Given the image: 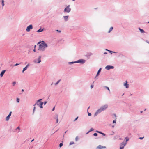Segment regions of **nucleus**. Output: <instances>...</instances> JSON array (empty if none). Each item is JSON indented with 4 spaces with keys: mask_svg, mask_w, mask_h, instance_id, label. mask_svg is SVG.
<instances>
[{
    "mask_svg": "<svg viewBox=\"0 0 149 149\" xmlns=\"http://www.w3.org/2000/svg\"><path fill=\"white\" fill-rule=\"evenodd\" d=\"M41 42V43L39 45L38 50L44 51L45 50V49L47 47V45L43 41Z\"/></svg>",
    "mask_w": 149,
    "mask_h": 149,
    "instance_id": "1",
    "label": "nucleus"
},
{
    "mask_svg": "<svg viewBox=\"0 0 149 149\" xmlns=\"http://www.w3.org/2000/svg\"><path fill=\"white\" fill-rule=\"evenodd\" d=\"M42 100V99H40L38 100L34 106H35V105H37L40 106V108H43L42 105L43 103V102H41Z\"/></svg>",
    "mask_w": 149,
    "mask_h": 149,
    "instance_id": "2",
    "label": "nucleus"
},
{
    "mask_svg": "<svg viewBox=\"0 0 149 149\" xmlns=\"http://www.w3.org/2000/svg\"><path fill=\"white\" fill-rule=\"evenodd\" d=\"M70 5H68L64 9V12L69 13L71 10V8H70Z\"/></svg>",
    "mask_w": 149,
    "mask_h": 149,
    "instance_id": "3",
    "label": "nucleus"
},
{
    "mask_svg": "<svg viewBox=\"0 0 149 149\" xmlns=\"http://www.w3.org/2000/svg\"><path fill=\"white\" fill-rule=\"evenodd\" d=\"M33 29V26L32 25H30L28 26L26 29V31L27 32L30 31V29Z\"/></svg>",
    "mask_w": 149,
    "mask_h": 149,
    "instance_id": "4",
    "label": "nucleus"
},
{
    "mask_svg": "<svg viewBox=\"0 0 149 149\" xmlns=\"http://www.w3.org/2000/svg\"><path fill=\"white\" fill-rule=\"evenodd\" d=\"M127 143H125L124 142H123L121 143L120 145V149H123L124 147L126 144Z\"/></svg>",
    "mask_w": 149,
    "mask_h": 149,
    "instance_id": "5",
    "label": "nucleus"
},
{
    "mask_svg": "<svg viewBox=\"0 0 149 149\" xmlns=\"http://www.w3.org/2000/svg\"><path fill=\"white\" fill-rule=\"evenodd\" d=\"M102 111H103L102 110L101 108H100L95 113V116H97V115L98 114L100 113Z\"/></svg>",
    "mask_w": 149,
    "mask_h": 149,
    "instance_id": "6",
    "label": "nucleus"
},
{
    "mask_svg": "<svg viewBox=\"0 0 149 149\" xmlns=\"http://www.w3.org/2000/svg\"><path fill=\"white\" fill-rule=\"evenodd\" d=\"M114 68V67L112 66L107 65L106 67L105 68L107 70H109L111 69H113Z\"/></svg>",
    "mask_w": 149,
    "mask_h": 149,
    "instance_id": "7",
    "label": "nucleus"
},
{
    "mask_svg": "<svg viewBox=\"0 0 149 149\" xmlns=\"http://www.w3.org/2000/svg\"><path fill=\"white\" fill-rule=\"evenodd\" d=\"M108 107V105H105L101 107L102 111H104Z\"/></svg>",
    "mask_w": 149,
    "mask_h": 149,
    "instance_id": "8",
    "label": "nucleus"
},
{
    "mask_svg": "<svg viewBox=\"0 0 149 149\" xmlns=\"http://www.w3.org/2000/svg\"><path fill=\"white\" fill-rule=\"evenodd\" d=\"M105 148H106V147L105 146H102L101 145H99L97 147V148L98 149H102Z\"/></svg>",
    "mask_w": 149,
    "mask_h": 149,
    "instance_id": "9",
    "label": "nucleus"
},
{
    "mask_svg": "<svg viewBox=\"0 0 149 149\" xmlns=\"http://www.w3.org/2000/svg\"><path fill=\"white\" fill-rule=\"evenodd\" d=\"M125 83L124 84V86H125L126 88H129V85L127 84V81H125Z\"/></svg>",
    "mask_w": 149,
    "mask_h": 149,
    "instance_id": "10",
    "label": "nucleus"
},
{
    "mask_svg": "<svg viewBox=\"0 0 149 149\" xmlns=\"http://www.w3.org/2000/svg\"><path fill=\"white\" fill-rule=\"evenodd\" d=\"M54 118L56 120V123H58V115H56L55 116V117Z\"/></svg>",
    "mask_w": 149,
    "mask_h": 149,
    "instance_id": "11",
    "label": "nucleus"
},
{
    "mask_svg": "<svg viewBox=\"0 0 149 149\" xmlns=\"http://www.w3.org/2000/svg\"><path fill=\"white\" fill-rule=\"evenodd\" d=\"M6 71V70H3L1 73V74H0V76L1 77H2L3 76V75L4 74L5 72Z\"/></svg>",
    "mask_w": 149,
    "mask_h": 149,
    "instance_id": "12",
    "label": "nucleus"
},
{
    "mask_svg": "<svg viewBox=\"0 0 149 149\" xmlns=\"http://www.w3.org/2000/svg\"><path fill=\"white\" fill-rule=\"evenodd\" d=\"M41 56H40L38 58V63H39L41 61Z\"/></svg>",
    "mask_w": 149,
    "mask_h": 149,
    "instance_id": "13",
    "label": "nucleus"
},
{
    "mask_svg": "<svg viewBox=\"0 0 149 149\" xmlns=\"http://www.w3.org/2000/svg\"><path fill=\"white\" fill-rule=\"evenodd\" d=\"M63 17L65 21H67L68 20V16H64Z\"/></svg>",
    "mask_w": 149,
    "mask_h": 149,
    "instance_id": "14",
    "label": "nucleus"
},
{
    "mask_svg": "<svg viewBox=\"0 0 149 149\" xmlns=\"http://www.w3.org/2000/svg\"><path fill=\"white\" fill-rule=\"evenodd\" d=\"M101 68H100L99 69V70L98 71V72H97V74L96 75V76H98L99 74V73L101 71Z\"/></svg>",
    "mask_w": 149,
    "mask_h": 149,
    "instance_id": "15",
    "label": "nucleus"
},
{
    "mask_svg": "<svg viewBox=\"0 0 149 149\" xmlns=\"http://www.w3.org/2000/svg\"><path fill=\"white\" fill-rule=\"evenodd\" d=\"M113 29V27H111L109 29V31H108V33L110 32L111 31H112Z\"/></svg>",
    "mask_w": 149,
    "mask_h": 149,
    "instance_id": "16",
    "label": "nucleus"
},
{
    "mask_svg": "<svg viewBox=\"0 0 149 149\" xmlns=\"http://www.w3.org/2000/svg\"><path fill=\"white\" fill-rule=\"evenodd\" d=\"M10 116L8 115L6 118V121H8L10 118Z\"/></svg>",
    "mask_w": 149,
    "mask_h": 149,
    "instance_id": "17",
    "label": "nucleus"
},
{
    "mask_svg": "<svg viewBox=\"0 0 149 149\" xmlns=\"http://www.w3.org/2000/svg\"><path fill=\"white\" fill-rule=\"evenodd\" d=\"M139 30L142 33H144V31L142 29H140V28H139Z\"/></svg>",
    "mask_w": 149,
    "mask_h": 149,
    "instance_id": "18",
    "label": "nucleus"
},
{
    "mask_svg": "<svg viewBox=\"0 0 149 149\" xmlns=\"http://www.w3.org/2000/svg\"><path fill=\"white\" fill-rule=\"evenodd\" d=\"M27 67H25V68H24L23 69V70H22V73H24V72L27 69Z\"/></svg>",
    "mask_w": 149,
    "mask_h": 149,
    "instance_id": "19",
    "label": "nucleus"
},
{
    "mask_svg": "<svg viewBox=\"0 0 149 149\" xmlns=\"http://www.w3.org/2000/svg\"><path fill=\"white\" fill-rule=\"evenodd\" d=\"M43 31V29H40L39 30H38L37 31V32H42Z\"/></svg>",
    "mask_w": 149,
    "mask_h": 149,
    "instance_id": "20",
    "label": "nucleus"
},
{
    "mask_svg": "<svg viewBox=\"0 0 149 149\" xmlns=\"http://www.w3.org/2000/svg\"><path fill=\"white\" fill-rule=\"evenodd\" d=\"M2 5L3 6L4 5V0H2Z\"/></svg>",
    "mask_w": 149,
    "mask_h": 149,
    "instance_id": "21",
    "label": "nucleus"
},
{
    "mask_svg": "<svg viewBox=\"0 0 149 149\" xmlns=\"http://www.w3.org/2000/svg\"><path fill=\"white\" fill-rule=\"evenodd\" d=\"M74 144V142H73V141H71V142H70V145H72V144Z\"/></svg>",
    "mask_w": 149,
    "mask_h": 149,
    "instance_id": "22",
    "label": "nucleus"
},
{
    "mask_svg": "<svg viewBox=\"0 0 149 149\" xmlns=\"http://www.w3.org/2000/svg\"><path fill=\"white\" fill-rule=\"evenodd\" d=\"M60 80H59L55 84V85H57L60 81Z\"/></svg>",
    "mask_w": 149,
    "mask_h": 149,
    "instance_id": "23",
    "label": "nucleus"
},
{
    "mask_svg": "<svg viewBox=\"0 0 149 149\" xmlns=\"http://www.w3.org/2000/svg\"><path fill=\"white\" fill-rule=\"evenodd\" d=\"M16 100L17 102L19 103V99L18 98H17Z\"/></svg>",
    "mask_w": 149,
    "mask_h": 149,
    "instance_id": "24",
    "label": "nucleus"
},
{
    "mask_svg": "<svg viewBox=\"0 0 149 149\" xmlns=\"http://www.w3.org/2000/svg\"><path fill=\"white\" fill-rule=\"evenodd\" d=\"M125 139H126V142H127V141L129 140V138H128V137H126V138H125Z\"/></svg>",
    "mask_w": 149,
    "mask_h": 149,
    "instance_id": "25",
    "label": "nucleus"
},
{
    "mask_svg": "<svg viewBox=\"0 0 149 149\" xmlns=\"http://www.w3.org/2000/svg\"><path fill=\"white\" fill-rule=\"evenodd\" d=\"M13 85L14 86L16 84V82H14L13 83Z\"/></svg>",
    "mask_w": 149,
    "mask_h": 149,
    "instance_id": "26",
    "label": "nucleus"
},
{
    "mask_svg": "<svg viewBox=\"0 0 149 149\" xmlns=\"http://www.w3.org/2000/svg\"><path fill=\"white\" fill-rule=\"evenodd\" d=\"M93 135L95 136H97V134L96 133H94V134H93Z\"/></svg>",
    "mask_w": 149,
    "mask_h": 149,
    "instance_id": "27",
    "label": "nucleus"
},
{
    "mask_svg": "<svg viewBox=\"0 0 149 149\" xmlns=\"http://www.w3.org/2000/svg\"><path fill=\"white\" fill-rule=\"evenodd\" d=\"M63 146V143H60L59 144V147H61V146Z\"/></svg>",
    "mask_w": 149,
    "mask_h": 149,
    "instance_id": "28",
    "label": "nucleus"
},
{
    "mask_svg": "<svg viewBox=\"0 0 149 149\" xmlns=\"http://www.w3.org/2000/svg\"><path fill=\"white\" fill-rule=\"evenodd\" d=\"M105 87L109 91H110V90L108 87L107 86H105ZM110 92V91H109Z\"/></svg>",
    "mask_w": 149,
    "mask_h": 149,
    "instance_id": "29",
    "label": "nucleus"
},
{
    "mask_svg": "<svg viewBox=\"0 0 149 149\" xmlns=\"http://www.w3.org/2000/svg\"><path fill=\"white\" fill-rule=\"evenodd\" d=\"M93 129L92 128H91L90 130L89 131V132H91V131H93Z\"/></svg>",
    "mask_w": 149,
    "mask_h": 149,
    "instance_id": "30",
    "label": "nucleus"
},
{
    "mask_svg": "<svg viewBox=\"0 0 149 149\" xmlns=\"http://www.w3.org/2000/svg\"><path fill=\"white\" fill-rule=\"evenodd\" d=\"M78 136H77L75 138V140L77 141L78 140Z\"/></svg>",
    "mask_w": 149,
    "mask_h": 149,
    "instance_id": "31",
    "label": "nucleus"
},
{
    "mask_svg": "<svg viewBox=\"0 0 149 149\" xmlns=\"http://www.w3.org/2000/svg\"><path fill=\"white\" fill-rule=\"evenodd\" d=\"M11 113H12V112L10 111V112L9 114V115H9V116H10L11 115Z\"/></svg>",
    "mask_w": 149,
    "mask_h": 149,
    "instance_id": "32",
    "label": "nucleus"
},
{
    "mask_svg": "<svg viewBox=\"0 0 149 149\" xmlns=\"http://www.w3.org/2000/svg\"><path fill=\"white\" fill-rule=\"evenodd\" d=\"M116 119L115 120H113V123H116Z\"/></svg>",
    "mask_w": 149,
    "mask_h": 149,
    "instance_id": "33",
    "label": "nucleus"
},
{
    "mask_svg": "<svg viewBox=\"0 0 149 149\" xmlns=\"http://www.w3.org/2000/svg\"><path fill=\"white\" fill-rule=\"evenodd\" d=\"M93 87V85H92L91 86V88H92Z\"/></svg>",
    "mask_w": 149,
    "mask_h": 149,
    "instance_id": "34",
    "label": "nucleus"
},
{
    "mask_svg": "<svg viewBox=\"0 0 149 149\" xmlns=\"http://www.w3.org/2000/svg\"><path fill=\"white\" fill-rule=\"evenodd\" d=\"M78 117H77V118L75 119L74 120V121H75L76 120H77V119H78Z\"/></svg>",
    "mask_w": 149,
    "mask_h": 149,
    "instance_id": "35",
    "label": "nucleus"
},
{
    "mask_svg": "<svg viewBox=\"0 0 149 149\" xmlns=\"http://www.w3.org/2000/svg\"><path fill=\"white\" fill-rule=\"evenodd\" d=\"M76 63V62H70L69 63L70 64H71L73 63Z\"/></svg>",
    "mask_w": 149,
    "mask_h": 149,
    "instance_id": "36",
    "label": "nucleus"
},
{
    "mask_svg": "<svg viewBox=\"0 0 149 149\" xmlns=\"http://www.w3.org/2000/svg\"><path fill=\"white\" fill-rule=\"evenodd\" d=\"M35 109H36V107H34V108H33V112H34L35 110Z\"/></svg>",
    "mask_w": 149,
    "mask_h": 149,
    "instance_id": "37",
    "label": "nucleus"
},
{
    "mask_svg": "<svg viewBox=\"0 0 149 149\" xmlns=\"http://www.w3.org/2000/svg\"><path fill=\"white\" fill-rule=\"evenodd\" d=\"M88 115L89 116H91V114L90 113H88Z\"/></svg>",
    "mask_w": 149,
    "mask_h": 149,
    "instance_id": "38",
    "label": "nucleus"
},
{
    "mask_svg": "<svg viewBox=\"0 0 149 149\" xmlns=\"http://www.w3.org/2000/svg\"><path fill=\"white\" fill-rule=\"evenodd\" d=\"M101 134L102 135H103V136H105V134H104V133H101Z\"/></svg>",
    "mask_w": 149,
    "mask_h": 149,
    "instance_id": "39",
    "label": "nucleus"
},
{
    "mask_svg": "<svg viewBox=\"0 0 149 149\" xmlns=\"http://www.w3.org/2000/svg\"><path fill=\"white\" fill-rule=\"evenodd\" d=\"M29 66V64H27V65L26 67H27V68H28V66Z\"/></svg>",
    "mask_w": 149,
    "mask_h": 149,
    "instance_id": "40",
    "label": "nucleus"
},
{
    "mask_svg": "<svg viewBox=\"0 0 149 149\" xmlns=\"http://www.w3.org/2000/svg\"><path fill=\"white\" fill-rule=\"evenodd\" d=\"M144 137H140L139 139H142Z\"/></svg>",
    "mask_w": 149,
    "mask_h": 149,
    "instance_id": "41",
    "label": "nucleus"
},
{
    "mask_svg": "<svg viewBox=\"0 0 149 149\" xmlns=\"http://www.w3.org/2000/svg\"><path fill=\"white\" fill-rule=\"evenodd\" d=\"M47 103V102L45 101L44 102V105H45Z\"/></svg>",
    "mask_w": 149,
    "mask_h": 149,
    "instance_id": "42",
    "label": "nucleus"
},
{
    "mask_svg": "<svg viewBox=\"0 0 149 149\" xmlns=\"http://www.w3.org/2000/svg\"><path fill=\"white\" fill-rule=\"evenodd\" d=\"M19 65V64H18V63H16V64H15V66H17V65Z\"/></svg>",
    "mask_w": 149,
    "mask_h": 149,
    "instance_id": "43",
    "label": "nucleus"
},
{
    "mask_svg": "<svg viewBox=\"0 0 149 149\" xmlns=\"http://www.w3.org/2000/svg\"><path fill=\"white\" fill-rule=\"evenodd\" d=\"M17 129L19 130L20 129V128L19 127H17Z\"/></svg>",
    "mask_w": 149,
    "mask_h": 149,
    "instance_id": "44",
    "label": "nucleus"
},
{
    "mask_svg": "<svg viewBox=\"0 0 149 149\" xmlns=\"http://www.w3.org/2000/svg\"><path fill=\"white\" fill-rule=\"evenodd\" d=\"M54 109H55V107H54L53 108V109H52V111H54Z\"/></svg>",
    "mask_w": 149,
    "mask_h": 149,
    "instance_id": "45",
    "label": "nucleus"
},
{
    "mask_svg": "<svg viewBox=\"0 0 149 149\" xmlns=\"http://www.w3.org/2000/svg\"><path fill=\"white\" fill-rule=\"evenodd\" d=\"M97 132H98V133H100V134H101V133H102V132H99V131H97Z\"/></svg>",
    "mask_w": 149,
    "mask_h": 149,
    "instance_id": "46",
    "label": "nucleus"
},
{
    "mask_svg": "<svg viewBox=\"0 0 149 149\" xmlns=\"http://www.w3.org/2000/svg\"><path fill=\"white\" fill-rule=\"evenodd\" d=\"M33 51L34 52H36V49H33Z\"/></svg>",
    "mask_w": 149,
    "mask_h": 149,
    "instance_id": "47",
    "label": "nucleus"
},
{
    "mask_svg": "<svg viewBox=\"0 0 149 149\" xmlns=\"http://www.w3.org/2000/svg\"><path fill=\"white\" fill-rule=\"evenodd\" d=\"M57 31L58 32H61V31H58V30H57Z\"/></svg>",
    "mask_w": 149,
    "mask_h": 149,
    "instance_id": "48",
    "label": "nucleus"
},
{
    "mask_svg": "<svg viewBox=\"0 0 149 149\" xmlns=\"http://www.w3.org/2000/svg\"><path fill=\"white\" fill-rule=\"evenodd\" d=\"M24 89H22V92H24Z\"/></svg>",
    "mask_w": 149,
    "mask_h": 149,
    "instance_id": "49",
    "label": "nucleus"
},
{
    "mask_svg": "<svg viewBox=\"0 0 149 149\" xmlns=\"http://www.w3.org/2000/svg\"><path fill=\"white\" fill-rule=\"evenodd\" d=\"M36 47V45H35L34 46V49H35Z\"/></svg>",
    "mask_w": 149,
    "mask_h": 149,
    "instance_id": "50",
    "label": "nucleus"
},
{
    "mask_svg": "<svg viewBox=\"0 0 149 149\" xmlns=\"http://www.w3.org/2000/svg\"><path fill=\"white\" fill-rule=\"evenodd\" d=\"M107 54V53H106V52H104V54Z\"/></svg>",
    "mask_w": 149,
    "mask_h": 149,
    "instance_id": "51",
    "label": "nucleus"
},
{
    "mask_svg": "<svg viewBox=\"0 0 149 149\" xmlns=\"http://www.w3.org/2000/svg\"><path fill=\"white\" fill-rule=\"evenodd\" d=\"M106 50H107V51H109V52H111V51H110V50H107V49Z\"/></svg>",
    "mask_w": 149,
    "mask_h": 149,
    "instance_id": "52",
    "label": "nucleus"
},
{
    "mask_svg": "<svg viewBox=\"0 0 149 149\" xmlns=\"http://www.w3.org/2000/svg\"><path fill=\"white\" fill-rule=\"evenodd\" d=\"M33 140H34V139L32 140L31 141V142H32Z\"/></svg>",
    "mask_w": 149,
    "mask_h": 149,
    "instance_id": "53",
    "label": "nucleus"
},
{
    "mask_svg": "<svg viewBox=\"0 0 149 149\" xmlns=\"http://www.w3.org/2000/svg\"><path fill=\"white\" fill-rule=\"evenodd\" d=\"M142 112V111H141V113Z\"/></svg>",
    "mask_w": 149,
    "mask_h": 149,
    "instance_id": "54",
    "label": "nucleus"
},
{
    "mask_svg": "<svg viewBox=\"0 0 149 149\" xmlns=\"http://www.w3.org/2000/svg\"><path fill=\"white\" fill-rule=\"evenodd\" d=\"M114 116H115V117H116V115H115V114H114Z\"/></svg>",
    "mask_w": 149,
    "mask_h": 149,
    "instance_id": "55",
    "label": "nucleus"
},
{
    "mask_svg": "<svg viewBox=\"0 0 149 149\" xmlns=\"http://www.w3.org/2000/svg\"><path fill=\"white\" fill-rule=\"evenodd\" d=\"M75 0H72L73 1H74Z\"/></svg>",
    "mask_w": 149,
    "mask_h": 149,
    "instance_id": "56",
    "label": "nucleus"
},
{
    "mask_svg": "<svg viewBox=\"0 0 149 149\" xmlns=\"http://www.w3.org/2000/svg\"><path fill=\"white\" fill-rule=\"evenodd\" d=\"M146 110V109H145L144 111H145Z\"/></svg>",
    "mask_w": 149,
    "mask_h": 149,
    "instance_id": "57",
    "label": "nucleus"
},
{
    "mask_svg": "<svg viewBox=\"0 0 149 149\" xmlns=\"http://www.w3.org/2000/svg\"><path fill=\"white\" fill-rule=\"evenodd\" d=\"M148 23H149V21L148 22Z\"/></svg>",
    "mask_w": 149,
    "mask_h": 149,
    "instance_id": "58",
    "label": "nucleus"
}]
</instances>
